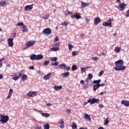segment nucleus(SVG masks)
Instances as JSON below:
<instances>
[{
    "mask_svg": "<svg viewBox=\"0 0 129 129\" xmlns=\"http://www.w3.org/2000/svg\"><path fill=\"white\" fill-rule=\"evenodd\" d=\"M115 65L116 67L114 68V69L116 71H120L122 70H125L126 67L123 66V60L122 59H119L115 62Z\"/></svg>",
    "mask_w": 129,
    "mask_h": 129,
    "instance_id": "nucleus-1",
    "label": "nucleus"
},
{
    "mask_svg": "<svg viewBox=\"0 0 129 129\" xmlns=\"http://www.w3.org/2000/svg\"><path fill=\"white\" fill-rule=\"evenodd\" d=\"M10 119V117L8 115H3L0 114V121L2 123H6L8 122V120Z\"/></svg>",
    "mask_w": 129,
    "mask_h": 129,
    "instance_id": "nucleus-2",
    "label": "nucleus"
},
{
    "mask_svg": "<svg viewBox=\"0 0 129 129\" xmlns=\"http://www.w3.org/2000/svg\"><path fill=\"white\" fill-rule=\"evenodd\" d=\"M88 102H89L90 104H94V103H98L99 102V99L95 98H90L89 100H88Z\"/></svg>",
    "mask_w": 129,
    "mask_h": 129,
    "instance_id": "nucleus-3",
    "label": "nucleus"
},
{
    "mask_svg": "<svg viewBox=\"0 0 129 129\" xmlns=\"http://www.w3.org/2000/svg\"><path fill=\"white\" fill-rule=\"evenodd\" d=\"M42 33L44 34V35H45L46 36H48V35H51V33H52V30H51V29L49 28H46L43 30Z\"/></svg>",
    "mask_w": 129,
    "mask_h": 129,
    "instance_id": "nucleus-4",
    "label": "nucleus"
},
{
    "mask_svg": "<svg viewBox=\"0 0 129 129\" xmlns=\"http://www.w3.org/2000/svg\"><path fill=\"white\" fill-rule=\"evenodd\" d=\"M125 7H126V4L124 3L119 4V7H117V9L120 11H123L125 9Z\"/></svg>",
    "mask_w": 129,
    "mask_h": 129,
    "instance_id": "nucleus-5",
    "label": "nucleus"
},
{
    "mask_svg": "<svg viewBox=\"0 0 129 129\" xmlns=\"http://www.w3.org/2000/svg\"><path fill=\"white\" fill-rule=\"evenodd\" d=\"M7 41L8 42V45L10 46V47H13V46H14V39L9 38L7 39Z\"/></svg>",
    "mask_w": 129,
    "mask_h": 129,
    "instance_id": "nucleus-6",
    "label": "nucleus"
},
{
    "mask_svg": "<svg viewBox=\"0 0 129 129\" xmlns=\"http://www.w3.org/2000/svg\"><path fill=\"white\" fill-rule=\"evenodd\" d=\"M28 96H29V97H33L34 96H36V95H37V92H29L28 94H27Z\"/></svg>",
    "mask_w": 129,
    "mask_h": 129,
    "instance_id": "nucleus-7",
    "label": "nucleus"
},
{
    "mask_svg": "<svg viewBox=\"0 0 129 129\" xmlns=\"http://www.w3.org/2000/svg\"><path fill=\"white\" fill-rule=\"evenodd\" d=\"M94 24L96 26H97V25H98V24H99V23L101 22V19H100L99 17H96L94 19Z\"/></svg>",
    "mask_w": 129,
    "mask_h": 129,
    "instance_id": "nucleus-8",
    "label": "nucleus"
},
{
    "mask_svg": "<svg viewBox=\"0 0 129 129\" xmlns=\"http://www.w3.org/2000/svg\"><path fill=\"white\" fill-rule=\"evenodd\" d=\"M72 19H81V16H80V15H78L76 13H75L74 15L71 16Z\"/></svg>",
    "mask_w": 129,
    "mask_h": 129,
    "instance_id": "nucleus-9",
    "label": "nucleus"
},
{
    "mask_svg": "<svg viewBox=\"0 0 129 129\" xmlns=\"http://www.w3.org/2000/svg\"><path fill=\"white\" fill-rule=\"evenodd\" d=\"M84 118L85 119H86V120H88V121H91V118L90 117V115L86 113L84 114Z\"/></svg>",
    "mask_w": 129,
    "mask_h": 129,
    "instance_id": "nucleus-10",
    "label": "nucleus"
},
{
    "mask_svg": "<svg viewBox=\"0 0 129 129\" xmlns=\"http://www.w3.org/2000/svg\"><path fill=\"white\" fill-rule=\"evenodd\" d=\"M33 9V4L31 5L26 6L24 8L25 11H31Z\"/></svg>",
    "mask_w": 129,
    "mask_h": 129,
    "instance_id": "nucleus-11",
    "label": "nucleus"
},
{
    "mask_svg": "<svg viewBox=\"0 0 129 129\" xmlns=\"http://www.w3.org/2000/svg\"><path fill=\"white\" fill-rule=\"evenodd\" d=\"M111 24L112 23L111 22H104L102 24V26H103V27H110V28H111V27H112V25Z\"/></svg>",
    "mask_w": 129,
    "mask_h": 129,
    "instance_id": "nucleus-12",
    "label": "nucleus"
},
{
    "mask_svg": "<svg viewBox=\"0 0 129 129\" xmlns=\"http://www.w3.org/2000/svg\"><path fill=\"white\" fill-rule=\"evenodd\" d=\"M13 92H14V90H13V89H10L9 90V94L6 98L7 99H9V98H11V97L12 96Z\"/></svg>",
    "mask_w": 129,
    "mask_h": 129,
    "instance_id": "nucleus-13",
    "label": "nucleus"
},
{
    "mask_svg": "<svg viewBox=\"0 0 129 129\" xmlns=\"http://www.w3.org/2000/svg\"><path fill=\"white\" fill-rule=\"evenodd\" d=\"M121 104H123L125 106H129V101L123 100L121 101Z\"/></svg>",
    "mask_w": 129,
    "mask_h": 129,
    "instance_id": "nucleus-14",
    "label": "nucleus"
},
{
    "mask_svg": "<svg viewBox=\"0 0 129 129\" xmlns=\"http://www.w3.org/2000/svg\"><path fill=\"white\" fill-rule=\"evenodd\" d=\"M44 58V56L42 54L36 55V60H42Z\"/></svg>",
    "mask_w": 129,
    "mask_h": 129,
    "instance_id": "nucleus-15",
    "label": "nucleus"
},
{
    "mask_svg": "<svg viewBox=\"0 0 129 129\" xmlns=\"http://www.w3.org/2000/svg\"><path fill=\"white\" fill-rule=\"evenodd\" d=\"M58 123H59V124H60L59 125V127H60V128H63V127H64V121H63V119H60L58 121Z\"/></svg>",
    "mask_w": 129,
    "mask_h": 129,
    "instance_id": "nucleus-16",
    "label": "nucleus"
},
{
    "mask_svg": "<svg viewBox=\"0 0 129 129\" xmlns=\"http://www.w3.org/2000/svg\"><path fill=\"white\" fill-rule=\"evenodd\" d=\"M51 73L48 74L47 75H45L43 76V79L44 80H48L49 78H50V77L51 76Z\"/></svg>",
    "mask_w": 129,
    "mask_h": 129,
    "instance_id": "nucleus-17",
    "label": "nucleus"
},
{
    "mask_svg": "<svg viewBox=\"0 0 129 129\" xmlns=\"http://www.w3.org/2000/svg\"><path fill=\"white\" fill-rule=\"evenodd\" d=\"M35 44V41H29L27 43V47H32V46H33L34 44Z\"/></svg>",
    "mask_w": 129,
    "mask_h": 129,
    "instance_id": "nucleus-18",
    "label": "nucleus"
},
{
    "mask_svg": "<svg viewBox=\"0 0 129 129\" xmlns=\"http://www.w3.org/2000/svg\"><path fill=\"white\" fill-rule=\"evenodd\" d=\"M53 88L55 90H56V91H58L62 89V86H54Z\"/></svg>",
    "mask_w": 129,
    "mask_h": 129,
    "instance_id": "nucleus-19",
    "label": "nucleus"
},
{
    "mask_svg": "<svg viewBox=\"0 0 129 129\" xmlns=\"http://www.w3.org/2000/svg\"><path fill=\"white\" fill-rule=\"evenodd\" d=\"M101 82V80L99 79L98 80H94L93 81V84H96V85H99V83Z\"/></svg>",
    "mask_w": 129,
    "mask_h": 129,
    "instance_id": "nucleus-20",
    "label": "nucleus"
},
{
    "mask_svg": "<svg viewBox=\"0 0 129 129\" xmlns=\"http://www.w3.org/2000/svg\"><path fill=\"white\" fill-rule=\"evenodd\" d=\"M89 68H91V67H86L85 68H81V70L82 72L85 73L86 72V69H89Z\"/></svg>",
    "mask_w": 129,
    "mask_h": 129,
    "instance_id": "nucleus-21",
    "label": "nucleus"
},
{
    "mask_svg": "<svg viewBox=\"0 0 129 129\" xmlns=\"http://www.w3.org/2000/svg\"><path fill=\"white\" fill-rule=\"evenodd\" d=\"M100 87V85H94L93 86V91H96V90H97V89H98V88H99Z\"/></svg>",
    "mask_w": 129,
    "mask_h": 129,
    "instance_id": "nucleus-22",
    "label": "nucleus"
},
{
    "mask_svg": "<svg viewBox=\"0 0 129 129\" xmlns=\"http://www.w3.org/2000/svg\"><path fill=\"white\" fill-rule=\"evenodd\" d=\"M69 75H70L69 72H66V73L61 74V76H62V77H63V78L68 77V76H69Z\"/></svg>",
    "mask_w": 129,
    "mask_h": 129,
    "instance_id": "nucleus-23",
    "label": "nucleus"
},
{
    "mask_svg": "<svg viewBox=\"0 0 129 129\" xmlns=\"http://www.w3.org/2000/svg\"><path fill=\"white\" fill-rule=\"evenodd\" d=\"M59 50H60V48L58 47H53L50 49L51 51H59Z\"/></svg>",
    "mask_w": 129,
    "mask_h": 129,
    "instance_id": "nucleus-24",
    "label": "nucleus"
},
{
    "mask_svg": "<svg viewBox=\"0 0 129 129\" xmlns=\"http://www.w3.org/2000/svg\"><path fill=\"white\" fill-rule=\"evenodd\" d=\"M41 114L44 117H49L50 116V114L47 113H41Z\"/></svg>",
    "mask_w": 129,
    "mask_h": 129,
    "instance_id": "nucleus-25",
    "label": "nucleus"
},
{
    "mask_svg": "<svg viewBox=\"0 0 129 129\" xmlns=\"http://www.w3.org/2000/svg\"><path fill=\"white\" fill-rule=\"evenodd\" d=\"M22 28H23V29L22 30V32L24 33H27V32H28V28H27V26L23 25L22 26Z\"/></svg>",
    "mask_w": 129,
    "mask_h": 129,
    "instance_id": "nucleus-26",
    "label": "nucleus"
},
{
    "mask_svg": "<svg viewBox=\"0 0 129 129\" xmlns=\"http://www.w3.org/2000/svg\"><path fill=\"white\" fill-rule=\"evenodd\" d=\"M66 64L65 63H61L59 65V68H60L61 69H62L63 68V69H65V68H66Z\"/></svg>",
    "mask_w": 129,
    "mask_h": 129,
    "instance_id": "nucleus-27",
    "label": "nucleus"
},
{
    "mask_svg": "<svg viewBox=\"0 0 129 129\" xmlns=\"http://www.w3.org/2000/svg\"><path fill=\"white\" fill-rule=\"evenodd\" d=\"M121 48L120 47L117 46L115 48L114 51L116 53H119L120 52Z\"/></svg>",
    "mask_w": 129,
    "mask_h": 129,
    "instance_id": "nucleus-28",
    "label": "nucleus"
},
{
    "mask_svg": "<svg viewBox=\"0 0 129 129\" xmlns=\"http://www.w3.org/2000/svg\"><path fill=\"white\" fill-rule=\"evenodd\" d=\"M31 60H37V55L36 54H32L30 56Z\"/></svg>",
    "mask_w": 129,
    "mask_h": 129,
    "instance_id": "nucleus-29",
    "label": "nucleus"
},
{
    "mask_svg": "<svg viewBox=\"0 0 129 129\" xmlns=\"http://www.w3.org/2000/svg\"><path fill=\"white\" fill-rule=\"evenodd\" d=\"M78 55H79V51H74L72 52V56H77Z\"/></svg>",
    "mask_w": 129,
    "mask_h": 129,
    "instance_id": "nucleus-30",
    "label": "nucleus"
},
{
    "mask_svg": "<svg viewBox=\"0 0 129 129\" xmlns=\"http://www.w3.org/2000/svg\"><path fill=\"white\" fill-rule=\"evenodd\" d=\"M85 7H88V4L85 3V2H82L81 3V7L82 8V9H84Z\"/></svg>",
    "mask_w": 129,
    "mask_h": 129,
    "instance_id": "nucleus-31",
    "label": "nucleus"
},
{
    "mask_svg": "<svg viewBox=\"0 0 129 129\" xmlns=\"http://www.w3.org/2000/svg\"><path fill=\"white\" fill-rule=\"evenodd\" d=\"M22 81H25V80H28V76L26 75H23L22 77Z\"/></svg>",
    "mask_w": 129,
    "mask_h": 129,
    "instance_id": "nucleus-32",
    "label": "nucleus"
},
{
    "mask_svg": "<svg viewBox=\"0 0 129 129\" xmlns=\"http://www.w3.org/2000/svg\"><path fill=\"white\" fill-rule=\"evenodd\" d=\"M51 66H58L59 65V62L55 61V62H51Z\"/></svg>",
    "mask_w": 129,
    "mask_h": 129,
    "instance_id": "nucleus-33",
    "label": "nucleus"
},
{
    "mask_svg": "<svg viewBox=\"0 0 129 129\" xmlns=\"http://www.w3.org/2000/svg\"><path fill=\"white\" fill-rule=\"evenodd\" d=\"M72 127L73 129L77 128V124H76L75 122H73V124L72 125Z\"/></svg>",
    "mask_w": 129,
    "mask_h": 129,
    "instance_id": "nucleus-34",
    "label": "nucleus"
},
{
    "mask_svg": "<svg viewBox=\"0 0 129 129\" xmlns=\"http://www.w3.org/2000/svg\"><path fill=\"white\" fill-rule=\"evenodd\" d=\"M57 58L56 57H52L50 58V60L52 62H56L57 61Z\"/></svg>",
    "mask_w": 129,
    "mask_h": 129,
    "instance_id": "nucleus-35",
    "label": "nucleus"
},
{
    "mask_svg": "<svg viewBox=\"0 0 129 129\" xmlns=\"http://www.w3.org/2000/svg\"><path fill=\"white\" fill-rule=\"evenodd\" d=\"M66 15H73V12H70L68 10L65 11Z\"/></svg>",
    "mask_w": 129,
    "mask_h": 129,
    "instance_id": "nucleus-36",
    "label": "nucleus"
},
{
    "mask_svg": "<svg viewBox=\"0 0 129 129\" xmlns=\"http://www.w3.org/2000/svg\"><path fill=\"white\" fill-rule=\"evenodd\" d=\"M43 128L44 129H50V125H49V124L44 125Z\"/></svg>",
    "mask_w": 129,
    "mask_h": 129,
    "instance_id": "nucleus-37",
    "label": "nucleus"
},
{
    "mask_svg": "<svg viewBox=\"0 0 129 129\" xmlns=\"http://www.w3.org/2000/svg\"><path fill=\"white\" fill-rule=\"evenodd\" d=\"M72 70L73 71H75V70H77V66L76 65H73L72 67Z\"/></svg>",
    "mask_w": 129,
    "mask_h": 129,
    "instance_id": "nucleus-38",
    "label": "nucleus"
},
{
    "mask_svg": "<svg viewBox=\"0 0 129 129\" xmlns=\"http://www.w3.org/2000/svg\"><path fill=\"white\" fill-rule=\"evenodd\" d=\"M68 47L70 51H71V50H72V48H73V45L71 44V43H69Z\"/></svg>",
    "mask_w": 129,
    "mask_h": 129,
    "instance_id": "nucleus-39",
    "label": "nucleus"
},
{
    "mask_svg": "<svg viewBox=\"0 0 129 129\" xmlns=\"http://www.w3.org/2000/svg\"><path fill=\"white\" fill-rule=\"evenodd\" d=\"M1 3V5L2 7H5V6L7 5V3L5 1H2Z\"/></svg>",
    "mask_w": 129,
    "mask_h": 129,
    "instance_id": "nucleus-40",
    "label": "nucleus"
},
{
    "mask_svg": "<svg viewBox=\"0 0 129 129\" xmlns=\"http://www.w3.org/2000/svg\"><path fill=\"white\" fill-rule=\"evenodd\" d=\"M19 76H15L13 77V80H14L15 81H17V80H19Z\"/></svg>",
    "mask_w": 129,
    "mask_h": 129,
    "instance_id": "nucleus-41",
    "label": "nucleus"
},
{
    "mask_svg": "<svg viewBox=\"0 0 129 129\" xmlns=\"http://www.w3.org/2000/svg\"><path fill=\"white\" fill-rule=\"evenodd\" d=\"M49 63H50L49 60H45L43 63V65H44V66H46V65H48Z\"/></svg>",
    "mask_w": 129,
    "mask_h": 129,
    "instance_id": "nucleus-42",
    "label": "nucleus"
},
{
    "mask_svg": "<svg viewBox=\"0 0 129 129\" xmlns=\"http://www.w3.org/2000/svg\"><path fill=\"white\" fill-rule=\"evenodd\" d=\"M49 15H46L44 16L42 19H43V20H48V19H49Z\"/></svg>",
    "mask_w": 129,
    "mask_h": 129,
    "instance_id": "nucleus-43",
    "label": "nucleus"
},
{
    "mask_svg": "<svg viewBox=\"0 0 129 129\" xmlns=\"http://www.w3.org/2000/svg\"><path fill=\"white\" fill-rule=\"evenodd\" d=\"M93 78V76L92 75V74H88V78L90 80L92 79Z\"/></svg>",
    "mask_w": 129,
    "mask_h": 129,
    "instance_id": "nucleus-44",
    "label": "nucleus"
},
{
    "mask_svg": "<svg viewBox=\"0 0 129 129\" xmlns=\"http://www.w3.org/2000/svg\"><path fill=\"white\" fill-rule=\"evenodd\" d=\"M17 26H22V27L23 26H25V25H24V23L23 22H18L17 24Z\"/></svg>",
    "mask_w": 129,
    "mask_h": 129,
    "instance_id": "nucleus-45",
    "label": "nucleus"
},
{
    "mask_svg": "<svg viewBox=\"0 0 129 129\" xmlns=\"http://www.w3.org/2000/svg\"><path fill=\"white\" fill-rule=\"evenodd\" d=\"M103 73H104V71H101V72H99L98 76H99V77L102 76V75L103 74Z\"/></svg>",
    "mask_w": 129,
    "mask_h": 129,
    "instance_id": "nucleus-46",
    "label": "nucleus"
},
{
    "mask_svg": "<svg viewBox=\"0 0 129 129\" xmlns=\"http://www.w3.org/2000/svg\"><path fill=\"white\" fill-rule=\"evenodd\" d=\"M108 122H109V120H108L107 119H106L104 120V124H106V125H107V124H108Z\"/></svg>",
    "mask_w": 129,
    "mask_h": 129,
    "instance_id": "nucleus-47",
    "label": "nucleus"
},
{
    "mask_svg": "<svg viewBox=\"0 0 129 129\" xmlns=\"http://www.w3.org/2000/svg\"><path fill=\"white\" fill-rule=\"evenodd\" d=\"M92 60H94V61H97V60H98V58L97 57H92Z\"/></svg>",
    "mask_w": 129,
    "mask_h": 129,
    "instance_id": "nucleus-48",
    "label": "nucleus"
},
{
    "mask_svg": "<svg viewBox=\"0 0 129 129\" xmlns=\"http://www.w3.org/2000/svg\"><path fill=\"white\" fill-rule=\"evenodd\" d=\"M70 112H71V109H67V110H66V113H70Z\"/></svg>",
    "mask_w": 129,
    "mask_h": 129,
    "instance_id": "nucleus-49",
    "label": "nucleus"
},
{
    "mask_svg": "<svg viewBox=\"0 0 129 129\" xmlns=\"http://www.w3.org/2000/svg\"><path fill=\"white\" fill-rule=\"evenodd\" d=\"M113 19H109L108 21H107V23H110V22H113Z\"/></svg>",
    "mask_w": 129,
    "mask_h": 129,
    "instance_id": "nucleus-50",
    "label": "nucleus"
},
{
    "mask_svg": "<svg viewBox=\"0 0 129 129\" xmlns=\"http://www.w3.org/2000/svg\"><path fill=\"white\" fill-rule=\"evenodd\" d=\"M63 25L66 27H67V26L68 25V23H67V22H64L63 23Z\"/></svg>",
    "mask_w": 129,
    "mask_h": 129,
    "instance_id": "nucleus-51",
    "label": "nucleus"
},
{
    "mask_svg": "<svg viewBox=\"0 0 129 129\" xmlns=\"http://www.w3.org/2000/svg\"><path fill=\"white\" fill-rule=\"evenodd\" d=\"M29 69H30V70H33V69H34V66L29 67Z\"/></svg>",
    "mask_w": 129,
    "mask_h": 129,
    "instance_id": "nucleus-52",
    "label": "nucleus"
},
{
    "mask_svg": "<svg viewBox=\"0 0 129 129\" xmlns=\"http://www.w3.org/2000/svg\"><path fill=\"white\" fill-rule=\"evenodd\" d=\"M60 45V43H56L53 44V46H59Z\"/></svg>",
    "mask_w": 129,
    "mask_h": 129,
    "instance_id": "nucleus-53",
    "label": "nucleus"
},
{
    "mask_svg": "<svg viewBox=\"0 0 129 129\" xmlns=\"http://www.w3.org/2000/svg\"><path fill=\"white\" fill-rule=\"evenodd\" d=\"M70 68H71L70 67H68L67 68L66 67L65 69H66V70L68 71V70H70Z\"/></svg>",
    "mask_w": 129,
    "mask_h": 129,
    "instance_id": "nucleus-54",
    "label": "nucleus"
},
{
    "mask_svg": "<svg viewBox=\"0 0 129 129\" xmlns=\"http://www.w3.org/2000/svg\"><path fill=\"white\" fill-rule=\"evenodd\" d=\"M106 92H101L99 94L100 95H102V94H105Z\"/></svg>",
    "mask_w": 129,
    "mask_h": 129,
    "instance_id": "nucleus-55",
    "label": "nucleus"
},
{
    "mask_svg": "<svg viewBox=\"0 0 129 129\" xmlns=\"http://www.w3.org/2000/svg\"><path fill=\"white\" fill-rule=\"evenodd\" d=\"M16 33H14L12 34L13 38H16Z\"/></svg>",
    "mask_w": 129,
    "mask_h": 129,
    "instance_id": "nucleus-56",
    "label": "nucleus"
},
{
    "mask_svg": "<svg viewBox=\"0 0 129 129\" xmlns=\"http://www.w3.org/2000/svg\"><path fill=\"white\" fill-rule=\"evenodd\" d=\"M51 105H52V104L50 103H48L46 104V106H51Z\"/></svg>",
    "mask_w": 129,
    "mask_h": 129,
    "instance_id": "nucleus-57",
    "label": "nucleus"
},
{
    "mask_svg": "<svg viewBox=\"0 0 129 129\" xmlns=\"http://www.w3.org/2000/svg\"><path fill=\"white\" fill-rule=\"evenodd\" d=\"M99 85H100V86H101V87L104 86L105 85V84H104V83H102L101 84H99Z\"/></svg>",
    "mask_w": 129,
    "mask_h": 129,
    "instance_id": "nucleus-58",
    "label": "nucleus"
},
{
    "mask_svg": "<svg viewBox=\"0 0 129 129\" xmlns=\"http://www.w3.org/2000/svg\"><path fill=\"white\" fill-rule=\"evenodd\" d=\"M85 19H86V22H89V19L88 18H86V17H85Z\"/></svg>",
    "mask_w": 129,
    "mask_h": 129,
    "instance_id": "nucleus-59",
    "label": "nucleus"
},
{
    "mask_svg": "<svg viewBox=\"0 0 129 129\" xmlns=\"http://www.w3.org/2000/svg\"><path fill=\"white\" fill-rule=\"evenodd\" d=\"M55 41H59V37H56L55 38Z\"/></svg>",
    "mask_w": 129,
    "mask_h": 129,
    "instance_id": "nucleus-60",
    "label": "nucleus"
},
{
    "mask_svg": "<svg viewBox=\"0 0 129 129\" xmlns=\"http://www.w3.org/2000/svg\"><path fill=\"white\" fill-rule=\"evenodd\" d=\"M80 83H81V84H84V81L81 80V81H80Z\"/></svg>",
    "mask_w": 129,
    "mask_h": 129,
    "instance_id": "nucleus-61",
    "label": "nucleus"
},
{
    "mask_svg": "<svg viewBox=\"0 0 129 129\" xmlns=\"http://www.w3.org/2000/svg\"><path fill=\"white\" fill-rule=\"evenodd\" d=\"M84 88H86L87 89V88H88V85H86L85 86H84Z\"/></svg>",
    "mask_w": 129,
    "mask_h": 129,
    "instance_id": "nucleus-62",
    "label": "nucleus"
},
{
    "mask_svg": "<svg viewBox=\"0 0 129 129\" xmlns=\"http://www.w3.org/2000/svg\"><path fill=\"white\" fill-rule=\"evenodd\" d=\"M36 129H41V127L37 125Z\"/></svg>",
    "mask_w": 129,
    "mask_h": 129,
    "instance_id": "nucleus-63",
    "label": "nucleus"
},
{
    "mask_svg": "<svg viewBox=\"0 0 129 129\" xmlns=\"http://www.w3.org/2000/svg\"><path fill=\"white\" fill-rule=\"evenodd\" d=\"M98 129H104V128H103V127H99Z\"/></svg>",
    "mask_w": 129,
    "mask_h": 129,
    "instance_id": "nucleus-64",
    "label": "nucleus"
}]
</instances>
